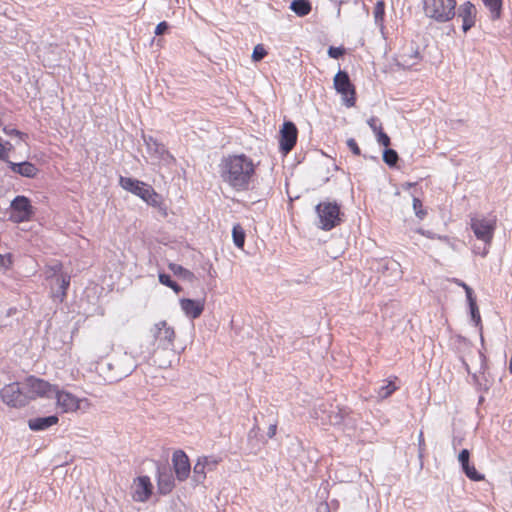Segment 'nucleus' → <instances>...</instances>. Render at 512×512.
Here are the masks:
<instances>
[{"instance_id": "obj_1", "label": "nucleus", "mask_w": 512, "mask_h": 512, "mask_svg": "<svg viewBox=\"0 0 512 512\" xmlns=\"http://www.w3.org/2000/svg\"><path fill=\"white\" fill-rule=\"evenodd\" d=\"M255 164L245 154L228 155L221 160L219 173L223 182L236 191H246L255 175Z\"/></svg>"}, {"instance_id": "obj_2", "label": "nucleus", "mask_w": 512, "mask_h": 512, "mask_svg": "<svg viewBox=\"0 0 512 512\" xmlns=\"http://www.w3.org/2000/svg\"><path fill=\"white\" fill-rule=\"evenodd\" d=\"M135 358L127 352H117L97 364V371L106 382H117L130 375L136 368Z\"/></svg>"}, {"instance_id": "obj_3", "label": "nucleus", "mask_w": 512, "mask_h": 512, "mask_svg": "<svg viewBox=\"0 0 512 512\" xmlns=\"http://www.w3.org/2000/svg\"><path fill=\"white\" fill-rule=\"evenodd\" d=\"M496 224L497 219L495 216H476L470 220V226L475 237L484 243L483 250L478 252L482 257L488 254L496 230Z\"/></svg>"}, {"instance_id": "obj_4", "label": "nucleus", "mask_w": 512, "mask_h": 512, "mask_svg": "<svg viewBox=\"0 0 512 512\" xmlns=\"http://www.w3.org/2000/svg\"><path fill=\"white\" fill-rule=\"evenodd\" d=\"M456 0H424L423 9L427 17L438 23L450 21L455 16Z\"/></svg>"}, {"instance_id": "obj_5", "label": "nucleus", "mask_w": 512, "mask_h": 512, "mask_svg": "<svg viewBox=\"0 0 512 512\" xmlns=\"http://www.w3.org/2000/svg\"><path fill=\"white\" fill-rule=\"evenodd\" d=\"M146 338L149 343L151 342L155 346L154 348L176 347L174 344L176 340L175 330L168 325V322H155Z\"/></svg>"}, {"instance_id": "obj_6", "label": "nucleus", "mask_w": 512, "mask_h": 512, "mask_svg": "<svg viewBox=\"0 0 512 512\" xmlns=\"http://www.w3.org/2000/svg\"><path fill=\"white\" fill-rule=\"evenodd\" d=\"M319 219L318 227L330 231L341 223L340 206L337 202H321L315 207Z\"/></svg>"}, {"instance_id": "obj_7", "label": "nucleus", "mask_w": 512, "mask_h": 512, "mask_svg": "<svg viewBox=\"0 0 512 512\" xmlns=\"http://www.w3.org/2000/svg\"><path fill=\"white\" fill-rule=\"evenodd\" d=\"M22 385L28 396V401L36 399L37 397L48 399L53 398V394L56 393L57 387L56 385H52L49 382L34 376H29Z\"/></svg>"}, {"instance_id": "obj_8", "label": "nucleus", "mask_w": 512, "mask_h": 512, "mask_svg": "<svg viewBox=\"0 0 512 512\" xmlns=\"http://www.w3.org/2000/svg\"><path fill=\"white\" fill-rule=\"evenodd\" d=\"M53 398L56 399L57 406L63 413H71L77 410L87 411L90 408L88 399H79L70 392L59 390L58 386Z\"/></svg>"}, {"instance_id": "obj_9", "label": "nucleus", "mask_w": 512, "mask_h": 512, "mask_svg": "<svg viewBox=\"0 0 512 512\" xmlns=\"http://www.w3.org/2000/svg\"><path fill=\"white\" fill-rule=\"evenodd\" d=\"M333 84L335 90L342 95L344 104L347 107H353L356 102L355 87L349 74L346 71L339 70L334 76Z\"/></svg>"}, {"instance_id": "obj_10", "label": "nucleus", "mask_w": 512, "mask_h": 512, "mask_svg": "<svg viewBox=\"0 0 512 512\" xmlns=\"http://www.w3.org/2000/svg\"><path fill=\"white\" fill-rule=\"evenodd\" d=\"M141 354L152 355L153 362L159 368H168L172 362L177 359L178 350L177 347L169 348H152L147 346L145 350H141Z\"/></svg>"}, {"instance_id": "obj_11", "label": "nucleus", "mask_w": 512, "mask_h": 512, "mask_svg": "<svg viewBox=\"0 0 512 512\" xmlns=\"http://www.w3.org/2000/svg\"><path fill=\"white\" fill-rule=\"evenodd\" d=\"M1 398L4 403L11 407H23L28 403V396L19 383H11L1 390Z\"/></svg>"}, {"instance_id": "obj_12", "label": "nucleus", "mask_w": 512, "mask_h": 512, "mask_svg": "<svg viewBox=\"0 0 512 512\" xmlns=\"http://www.w3.org/2000/svg\"><path fill=\"white\" fill-rule=\"evenodd\" d=\"M11 220L15 223H22L31 219L33 207L26 196H16L11 202Z\"/></svg>"}, {"instance_id": "obj_13", "label": "nucleus", "mask_w": 512, "mask_h": 512, "mask_svg": "<svg viewBox=\"0 0 512 512\" xmlns=\"http://www.w3.org/2000/svg\"><path fill=\"white\" fill-rule=\"evenodd\" d=\"M316 414L322 421L331 425H340L349 414V410L346 407H340L338 404H330L328 407L326 405L321 406Z\"/></svg>"}, {"instance_id": "obj_14", "label": "nucleus", "mask_w": 512, "mask_h": 512, "mask_svg": "<svg viewBox=\"0 0 512 512\" xmlns=\"http://www.w3.org/2000/svg\"><path fill=\"white\" fill-rule=\"evenodd\" d=\"M297 141V128L291 121L283 123L280 130L279 147L283 154L289 153Z\"/></svg>"}, {"instance_id": "obj_15", "label": "nucleus", "mask_w": 512, "mask_h": 512, "mask_svg": "<svg viewBox=\"0 0 512 512\" xmlns=\"http://www.w3.org/2000/svg\"><path fill=\"white\" fill-rule=\"evenodd\" d=\"M144 143L146 145L148 153L159 161L170 162L173 157L168 152L164 144L158 142L157 139L152 136H143Z\"/></svg>"}, {"instance_id": "obj_16", "label": "nucleus", "mask_w": 512, "mask_h": 512, "mask_svg": "<svg viewBox=\"0 0 512 512\" xmlns=\"http://www.w3.org/2000/svg\"><path fill=\"white\" fill-rule=\"evenodd\" d=\"M119 185L126 191L145 199V194L149 193L150 185L131 177L120 176Z\"/></svg>"}, {"instance_id": "obj_17", "label": "nucleus", "mask_w": 512, "mask_h": 512, "mask_svg": "<svg viewBox=\"0 0 512 512\" xmlns=\"http://www.w3.org/2000/svg\"><path fill=\"white\" fill-rule=\"evenodd\" d=\"M477 9L473 3L466 1L458 8V16L462 19V30L468 32L476 21Z\"/></svg>"}, {"instance_id": "obj_18", "label": "nucleus", "mask_w": 512, "mask_h": 512, "mask_svg": "<svg viewBox=\"0 0 512 512\" xmlns=\"http://www.w3.org/2000/svg\"><path fill=\"white\" fill-rule=\"evenodd\" d=\"M172 462L178 480L184 481L191 469L187 455L182 450H177L173 453Z\"/></svg>"}, {"instance_id": "obj_19", "label": "nucleus", "mask_w": 512, "mask_h": 512, "mask_svg": "<svg viewBox=\"0 0 512 512\" xmlns=\"http://www.w3.org/2000/svg\"><path fill=\"white\" fill-rule=\"evenodd\" d=\"M152 484L148 476H139L134 483L133 499L138 502H145L152 494Z\"/></svg>"}, {"instance_id": "obj_20", "label": "nucleus", "mask_w": 512, "mask_h": 512, "mask_svg": "<svg viewBox=\"0 0 512 512\" xmlns=\"http://www.w3.org/2000/svg\"><path fill=\"white\" fill-rule=\"evenodd\" d=\"M470 452L468 449H463L458 454V461L461 465V468L465 475L472 481H482L484 480V475L479 473L474 465H471L469 462Z\"/></svg>"}, {"instance_id": "obj_21", "label": "nucleus", "mask_w": 512, "mask_h": 512, "mask_svg": "<svg viewBox=\"0 0 512 512\" xmlns=\"http://www.w3.org/2000/svg\"><path fill=\"white\" fill-rule=\"evenodd\" d=\"M7 164L12 172L19 174L23 177L34 178L38 172L37 167L28 161L15 163L7 159Z\"/></svg>"}, {"instance_id": "obj_22", "label": "nucleus", "mask_w": 512, "mask_h": 512, "mask_svg": "<svg viewBox=\"0 0 512 512\" xmlns=\"http://www.w3.org/2000/svg\"><path fill=\"white\" fill-rule=\"evenodd\" d=\"M56 415L36 417L28 420V427L33 431H43L58 423Z\"/></svg>"}, {"instance_id": "obj_23", "label": "nucleus", "mask_w": 512, "mask_h": 512, "mask_svg": "<svg viewBox=\"0 0 512 512\" xmlns=\"http://www.w3.org/2000/svg\"><path fill=\"white\" fill-rule=\"evenodd\" d=\"M180 304L186 316L193 319L198 318L203 311L202 303L197 300L182 299Z\"/></svg>"}, {"instance_id": "obj_24", "label": "nucleus", "mask_w": 512, "mask_h": 512, "mask_svg": "<svg viewBox=\"0 0 512 512\" xmlns=\"http://www.w3.org/2000/svg\"><path fill=\"white\" fill-rule=\"evenodd\" d=\"M174 478L168 471H158V491L162 495L169 494L174 487Z\"/></svg>"}, {"instance_id": "obj_25", "label": "nucleus", "mask_w": 512, "mask_h": 512, "mask_svg": "<svg viewBox=\"0 0 512 512\" xmlns=\"http://www.w3.org/2000/svg\"><path fill=\"white\" fill-rule=\"evenodd\" d=\"M56 281L58 287L53 291L52 297L54 301L62 302L66 297L67 289L70 285V276L62 274L57 277Z\"/></svg>"}, {"instance_id": "obj_26", "label": "nucleus", "mask_w": 512, "mask_h": 512, "mask_svg": "<svg viewBox=\"0 0 512 512\" xmlns=\"http://www.w3.org/2000/svg\"><path fill=\"white\" fill-rule=\"evenodd\" d=\"M290 9L299 17L308 15L312 9L309 0H293L290 4Z\"/></svg>"}, {"instance_id": "obj_27", "label": "nucleus", "mask_w": 512, "mask_h": 512, "mask_svg": "<svg viewBox=\"0 0 512 512\" xmlns=\"http://www.w3.org/2000/svg\"><path fill=\"white\" fill-rule=\"evenodd\" d=\"M168 267L174 273V275L178 276L183 280L192 282L195 278L194 274L190 270L184 268L179 264L169 263Z\"/></svg>"}, {"instance_id": "obj_28", "label": "nucleus", "mask_w": 512, "mask_h": 512, "mask_svg": "<svg viewBox=\"0 0 512 512\" xmlns=\"http://www.w3.org/2000/svg\"><path fill=\"white\" fill-rule=\"evenodd\" d=\"M482 2L489 9L493 20L501 17L502 0H482Z\"/></svg>"}, {"instance_id": "obj_29", "label": "nucleus", "mask_w": 512, "mask_h": 512, "mask_svg": "<svg viewBox=\"0 0 512 512\" xmlns=\"http://www.w3.org/2000/svg\"><path fill=\"white\" fill-rule=\"evenodd\" d=\"M208 465V457L199 459L193 467L195 481L201 482L205 478V468Z\"/></svg>"}, {"instance_id": "obj_30", "label": "nucleus", "mask_w": 512, "mask_h": 512, "mask_svg": "<svg viewBox=\"0 0 512 512\" xmlns=\"http://www.w3.org/2000/svg\"><path fill=\"white\" fill-rule=\"evenodd\" d=\"M245 231L240 224H236L232 229L233 243L238 248H243L245 243Z\"/></svg>"}, {"instance_id": "obj_31", "label": "nucleus", "mask_w": 512, "mask_h": 512, "mask_svg": "<svg viewBox=\"0 0 512 512\" xmlns=\"http://www.w3.org/2000/svg\"><path fill=\"white\" fill-rule=\"evenodd\" d=\"M376 25H382L385 15V4L382 0L377 1L373 10Z\"/></svg>"}, {"instance_id": "obj_32", "label": "nucleus", "mask_w": 512, "mask_h": 512, "mask_svg": "<svg viewBox=\"0 0 512 512\" xmlns=\"http://www.w3.org/2000/svg\"><path fill=\"white\" fill-rule=\"evenodd\" d=\"M142 200L152 207L161 206V197L158 193L155 192V190L151 186L149 187V193H146L145 199Z\"/></svg>"}, {"instance_id": "obj_33", "label": "nucleus", "mask_w": 512, "mask_h": 512, "mask_svg": "<svg viewBox=\"0 0 512 512\" xmlns=\"http://www.w3.org/2000/svg\"><path fill=\"white\" fill-rule=\"evenodd\" d=\"M396 389V385L392 381H388L378 388L377 395L380 399H385L389 397Z\"/></svg>"}, {"instance_id": "obj_34", "label": "nucleus", "mask_w": 512, "mask_h": 512, "mask_svg": "<svg viewBox=\"0 0 512 512\" xmlns=\"http://www.w3.org/2000/svg\"><path fill=\"white\" fill-rule=\"evenodd\" d=\"M398 153L391 148H386L383 151V161L390 167H394L398 161Z\"/></svg>"}, {"instance_id": "obj_35", "label": "nucleus", "mask_w": 512, "mask_h": 512, "mask_svg": "<svg viewBox=\"0 0 512 512\" xmlns=\"http://www.w3.org/2000/svg\"><path fill=\"white\" fill-rule=\"evenodd\" d=\"M158 278H159V282L162 285H165V286L171 288L176 293H178L181 290V287L175 281L172 280V278L169 274L159 273Z\"/></svg>"}, {"instance_id": "obj_36", "label": "nucleus", "mask_w": 512, "mask_h": 512, "mask_svg": "<svg viewBox=\"0 0 512 512\" xmlns=\"http://www.w3.org/2000/svg\"><path fill=\"white\" fill-rule=\"evenodd\" d=\"M420 58L421 57L419 51L417 49L412 50L411 54L402 56V65L406 67H412L419 62Z\"/></svg>"}, {"instance_id": "obj_37", "label": "nucleus", "mask_w": 512, "mask_h": 512, "mask_svg": "<svg viewBox=\"0 0 512 512\" xmlns=\"http://www.w3.org/2000/svg\"><path fill=\"white\" fill-rule=\"evenodd\" d=\"M267 54V51L265 50L264 46L262 44H258L254 47L253 53H252V59L255 62L261 61Z\"/></svg>"}, {"instance_id": "obj_38", "label": "nucleus", "mask_w": 512, "mask_h": 512, "mask_svg": "<svg viewBox=\"0 0 512 512\" xmlns=\"http://www.w3.org/2000/svg\"><path fill=\"white\" fill-rule=\"evenodd\" d=\"M413 210L415 212V215L419 218V219H423L426 215V211L422 208V202L419 198L417 197H414L413 198Z\"/></svg>"}, {"instance_id": "obj_39", "label": "nucleus", "mask_w": 512, "mask_h": 512, "mask_svg": "<svg viewBox=\"0 0 512 512\" xmlns=\"http://www.w3.org/2000/svg\"><path fill=\"white\" fill-rule=\"evenodd\" d=\"M327 53L330 58L338 59L344 55L345 49L342 46H340V47L330 46L328 48Z\"/></svg>"}, {"instance_id": "obj_40", "label": "nucleus", "mask_w": 512, "mask_h": 512, "mask_svg": "<svg viewBox=\"0 0 512 512\" xmlns=\"http://www.w3.org/2000/svg\"><path fill=\"white\" fill-rule=\"evenodd\" d=\"M378 130H379L378 133L375 134L377 142L380 145H383L386 148H388V146L390 145V137L383 131V129H378Z\"/></svg>"}, {"instance_id": "obj_41", "label": "nucleus", "mask_w": 512, "mask_h": 512, "mask_svg": "<svg viewBox=\"0 0 512 512\" xmlns=\"http://www.w3.org/2000/svg\"><path fill=\"white\" fill-rule=\"evenodd\" d=\"M346 143H347L348 148L351 150V152L354 155L358 156L361 154V150H360L357 142L355 141V139L349 138Z\"/></svg>"}, {"instance_id": "obj_42", "label": "nucleus", "mask_w": 512, "mask_h": 512, "mask_svg": "<svg viewBox=\"0 0 512 512\" xmlns=\"http://www.w3.org/2000/svg\"><path fill=\"white\" fill-rule=\"evenodd\" d=\"M469 308H470L471 320H481L480 313H479L478 307L476 305V302L469 303Z\"/></svg>"}, {"instance_id": "obj_43", "label": "nucleus", "mask_w": 512, "mask_h": 512, "mask_svg": "<svg viewBox=\"0 0 512 512\" xmlns=\"http://www.w3.org/2000/svg\"><path fill=\"white\" fill-rule=\"evenodd\" d=\"M367 124L375 134L378 133V129H382V126L381 124H378V119L376 117H371L368 119Z\"/></svg>"}, {"instance_id": "obj_44", "label": "nucleus", "mask_w": 512, "mask_h": 512, "mask_svg": "<svg viewBox=\"0 0 512 512\" xmlns=\"http://www.w3.org/2000/svg\"><path fill=\"white\" fill-rule=\"evenodd\" d=\"M460 285L464 288L466 293V298L468 303L476 302L475 298L473 297V290L470 286H468L466 283L461 282Z\"/></svg>"}, {"instance_id": "obj_45", "label": "nucleus", "mask_w": 512, "mask_h": 512, "mask_svg": "<svg viewBox=\"0 0 512 512\" xmlns=\"http://www.w3.org/2000/svg\"><path fill=\"white\" fill-rule=\"evenodd\" d=\"M11 263L12 260L10 254H0V268H8L11 265Z\"/></svg>"}, {"instance_id": "obj_46", "label": "nucleus", "mask_w": 512, "mask_h": 512, "mask_svg": "<svg viewBox=\"0 0 512 512\" xmlns=\"http://www.w3.org/2000/svg\"><path fill=\"white\" fill-rule=\"evenodd\" d=\"M169 28V25L166 21H162L157 24L155 28V34L156 35H162L164 32Z\"/></svg>"}, {"instance_id": "obj_47", "label": "nucleus", "mask_w": 512, "mask_h": 512, "mask_svg": "<svg viewBox=\"0 0 512 512\" xmlns=\"http://www.w3.org/2000/svg\"><path fill=\"white\" fill-rule=\"evenodd\" d=\"M4 132L9 136H19L21 137L23 135L22 132L15 128H4Z\"/></svg>"}, {"instance_id": "obj_48", "label": "nucleus", "mask_w": 512, "mask_h": 512, "mask_svg": "<svg viewBox=\"0 0 512 512\" xmlns=\"http://www.w3.org/2000/svg\"><path fill=\"white\" fill-rule=\"evenodd\" d=\"M276 430H277V424L276 423H272L269 425L268 427V431H267V435L269 438H272L275 436L276 434Z\"/></svg>"}, {"instance_id": "obj_49", "label": "nucleus", "mask_w": 512, "mask_h": 512, "mask_svg": "<svg viewBox=\"0 0 512 512\" xmlns=\"http://www.w3.org/2000/svg\"><path fill=\"white\" fill-rule=\"evenodd\" d=\"M418 232L427 238H435V234L429 230L419 229Z\"/></svg>"}, {"instance_id": "obj_50", "label": "nucleus", "mask_w": 512, "mask_h": 512, "mask_svg": "<svg viewBox=\"0 0 512 512\" xmlns=\"http://www.w3.org/2000/svg\"><path fill=\"white\" fill-rule=\"evenodd\" d=\"M475 323V328L477 329V331L480 333V339H481V342L483 343L484 342V338H483V334H482V325H481V322L479 321H476L474 322Z\"/></svg>"}, {"instance_id": "obj_51", "label": "nucleus", "mask_w": 512, "mask_h": 512, "mask_svg": "<svg viewBox=\"0 0 512 512\" xmlns=\"http://www.w3.org/2000/svg\"><path fill=\"white\" fill-rule=\"evenodd\" d=\"M317 512H329V507L327 504H321L318 508H317Z\"/></svg>"}, {"instance_id": "obj_52", "label": "nucleus", "mask_w": 512, "mask_h": 512, "mask_svg": "<svg viewBox=\"0 0 512 512\" xmlns=\"http://www.w3.org/2000/svg\"><path fill=\"white\" fill-rule=\"evenodd\" d=\"M216 464H217L216 460H211L208 458V465H206V467L209 469H212L214 466H216Z\"/></svg>"}, {"instance_id": "obj_53", "label": "nucleus", "mask_w": 512, "mask_h": 512, "mask_svg": "<svg viewBox=\"0 0 512 512\" xmlns=\"http://www.w3.org/2000/svg\"><path fill=\"white\" fill-rule=\"evenodd\" d=\"M509 371H510V373H512V354H511V358H510V362H509Z\"/></svg>"}, {"instance_id": "obj_54", "label": "nucleus", "mask_w": 512, "mask_h": 512, "mask_svg": "<svg viewBox=\"0 0 512 512\" xmlns=\"http://www.w3.org/2000/svg\"><path fill=\"white\" fill-rule=\"evenodd\" d=\"M423 441H424L423 440V433L420 432V434H419V443L421 444Z\"/></svg>"}, {"instance_id": "obj_55", "label": "nucleus", "mask_w": 512, "mask_h": 512, "mask_svg": "<svg viewBox=\"0 0 512 512\" xmlns=\"http://www.w3.org/2000/svg\"><path fill=\"white\" fill-rule=\"evenodd\" d=\"M256 429H259V428H258V426H256V425H255V426L251 429V431H250V433H249V434H252Z\"/></svg>"}, {"instance_id": "obj_56", "label": "nucleus", "mask_w": 512, "mask_h": 512, "mask_svg": "<svg viewBox=\"0 0 512 512\" xmlns=\"http://www.w3.org/2000/svg\"><path fill=\"white\" fill-rule=\"evenodd\" d=\"M369 159H372V160H377V157H374V156H370Z\"/></svg>"}]
</instances>
